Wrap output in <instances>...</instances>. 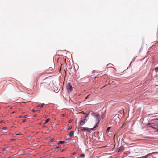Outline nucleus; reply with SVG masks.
Segmentation results:
<instances>
[{"instance_id":"nucleus-30","label":"nucleus","mask_w":158,"mask_h":158,"mask_svg":"<svg viewBox=\"0 0 158 158\" xmlns=\"http://www.w3.org/2000/svg\"><path fill=\"white\" fill-rule=\"evenodd\" d=\"M22 117V116H19V117L21 118Z\"/></svg>"},{"instance_id":"nucleus-7","label":"nucleus","mask_w":158,"mask_h":158,"mask_svg":"<svg viewBox=\"0 0 158 158\" xmlns=\"http://www.w3.org/2000/svg\"><path fill=\"white\" fill-rule=\"evenodd\" d=\"M64 141H60L58 143L59 144H62L64 143Z\"/></svg>"},{"instance_id":"nucleus-24","label":"nucleus","mask_w":158,"mask_h":158,"mask_svg":"<svg viewBox=\"0 0 158 158\" xmlns=\"http://www.w3.org/2000/svg\"><path fill=\"white\" fill-rule=\"evenodd\" d=\"M59 146H57V147H56L55 148H59Z\"/></svg>"},{"instance_id":"nucleus-17","label":"nucleus","mask_w":158,"mask_h":158,"mask_svg":"<svg viewBox=\"0 0 158 158\" xmlns=\"http://www.w3.org/2000/svg\"><path fill=\"white\" fill-rule=\"evenodd\" d=\"M53 141H54V139H51V140H50V142H53Z\"/></svg>"},{"instance_id":"nucleus-32","label":"nucleus","mask_w":158,"mask_h":158,"mask_svg":"<svg viewBox=\"0 0 158 158\" xmlns=\"http://www.w3.org/2000/svg\"><path fill=\"white\" fill-rule=\"evenodd\" d=\"M41 123H40V124H41Z\"/></svg>"},{"instance_id":"nucleus-13","label":"nucleus","mask_w":158,"mask_h":158,"mask_svg":"<svg viewBox=\"0 0 158 158\" xmlns=\"http://www.w3.org/2000/svg\"><path fill=\"white\" fill-rule=\"evenodd\" d=\"M89 113H88V114L85 116V118L86 119V118L89 116Z\"/></svg>"},{"instance_id":"nucleus-23","label":"nucleus","mask_w":158,"mask_h":158,"mask_svg":"<svg viewBox=\"0 0 158 158\" xmlns=\"http://www.w3.org/2000/svg\"><path fill=\"white\" fill-rule=\"evenodd\" d=\"M27 116L26 115H25V116H24V118H27Z\"/></svg>"},{"instance_id":"nucleus-4","label":"nucleus","mask_w":158,"mask_h":158,"mask_svg":"<svg viewBox=\"0 0 158 158\" xmlns=\"http://www.w3.org/2000/svg\"><path fill=\"white\" fill-rule=\"evenodd\" d=\"M87 120L85 118V119L83 120H81L80 121V125H84L85 123L87 122Z\"/></svg>"},{"instance_id":"nucleus-12","label":"nucleus","mask_w":158,"mask_h":158,"mask_svg":"<svg viewBox=\"0 0 158 158\" xmlns=\"http://www.w3.org/2000/svg\"><path fill=\"white\" fill-rule=\"evenodd\" d=\"M155 70L156 71H158V67H156L155 68Z\"/></svg>"},{"instance_id":"nucleus-8","label":"nucleus","mask_w":158,"mask_h":158,"mask_svg":"<svg viewBox=\"0 0 158 158\" xmlns=\"http://www.w3.org/2000/svg\"><path fill=\"white\" fill-rule=\"evenodd\" d=\"M123 148V147L122 146H121L118 149V152H119L120 150H122V149Z\"/></svg>"},{"instance_id":"nucleus-1","label":"nucleus","mask_w":158,"mask_h":158,"mask_svg":"<svg viewBox=\"0 0 158 158\" xmlns=\"http://www.w3.org/2000/svg\"><path fill=\"white\" fill-rule=\"evenodd\" d=\"M147 126L154 129H157L158 128V123L157 121H155L153 122H151L147 124Z\"/></svg>"},{"instance_id":"nucleus-28","label":"nucleus","mask_w":158,"mask_h":158,"mask_svg":"<svg viewBox=\"0 0 158 158\" xmlns=\"http://www.w3.org/2000/svg\"><path fill=\"white\" fill-rule=\"evenodd\" d=\"M75 154V152H73V155H74V154Z\"/></svg>"},{"instance_id":"nucleus-22","label":"nucleus","mask_w":158,"mask_h":158,"mask_svg":"<svg viewBox=\"0 0 158 158\" xmlns=\"http://www.w3.org/2000/svg\"><path fill=\"white\" fill-rule=\"evenodd\" d=\"M4 121H1L0 122V123H4Z\"/></svg>"},{"instance_id":"nucleus-14","label":"nucleus","mask_w":158,"mask_h":158,"mask_svg":"<svg viewBox=\"0 0 158 158\" xmlns=\"http://www.w3.org/2000/svg\"><path fill=\"white\" fill-rule=\"evenodd\" d=\"M85 156V154H82L81 155V157H84Z\"/></svg>"},{"instance_id":"nucleus-31","label":"nucleus","mask_w":158,"mask_h":158,"mask_svg":"<svg viewBox=\"0 0 158 158\" xmlns=\"http://www.w3.org/2000/svg\"><path fill=\"white\" fill-rule=\"evenodd\" d=\"M156 116H157L155 115V116H153V117H156Z\"/></svg>"},{"instance_id":"nucleus-29","label":"nucleus","mask_w":158,"mask_h":158,"mask_svg":"<svg viewBox=\"0 0 158 158\" xmlns=\"http://www.w3.org/2000/svg\"><path fill=\"white\" fill-rule=\"evenodd\" d=\"M89 96H87V97H86V99H87L88 98Z\"/></svg>"},{"instance_id":"nucleus-18","label":"nucleus","mask_w":158,"mask_h":158,"mask_svg":"<svg viewBox=\"0 0 158 158\" xmlns=\"http://www.w3.org/2000/svg\"><path fill=\"white\" fill-rule=\"evenodd\" d=\"M7 148H3V150L4 151H5L6 150Z\"/></svg>"},{"instance_id":"nucleus-6","label":"nucleus","mask_w":158,"mask_h":158,"mask_svg":"<svg viewBox=\"0 0 158 158\" xmlns=\"http://www.w3.org/2000/svg\"><path fill=\"white\" fill-rule=\"evenodd\" d=\"M74 131H72L70 132L69 134V136L70 137H72L73 135V134H74Z\"/></svg>"},{"instance_id":"nucleus-20","label":"nucleus","mask_w":158,"mask_h":158,"mask_svg":"<svg viewBox=\"0 0 158 158\" xmlns=\"http://www.w3.org/2000/svg\"><path fill=\"white\" fill-rule=\"evenodd\" d=\"M15 139H11V141H15Z\"/></svg>"},{"instance_id":"nucleus-3","label":"nucleus","mask_w":158,"mask_h":158,"mask_svg":"<svg viewBox=\"0 0 158 158\" xmlns=\"http://www.w3.org/2000/svg\"><path fill=\"white\" fill-rule=\"evenodd\" d=\"M66 89L68 92H71L73 90L72 87L70 83H68L66 86Z\"/></svg>"},{"instance_id":"nucleus-27","label":"nucleus","mask_w":158,"mask_h":158,"mask_svg":"<svg viewBox=\"0 0 158 158\" xmlns=\"http://www.w3.org/2000/svg\"><path fill=\"white\" fill-rule=\"evenodd\" d=\"M35 111H36L35 110H33V112H35Z\"/></svg>"},{"instance_id":"nucleus-34","label":"nucleus","mask_w":158,"mask_h":158,"mask_svg":"<svg viewBox=\"0 0 158 158\" xmlns=\"http://www.w3.org/2000/svg\"><path fill=\"white\" fill-rule=\"evenodd\" d=\"M64 158V157H62V158Z\"/></svg>"},{"instance_id":"nucleus-15","label":"nucleus","mask_w":158,"mask_h":158,"mask_svg":"<svg viewBox=\"0 0 158 158\" xmlns=\"http://www.w3.org/2000/svg\"><path fill=\"white\" fill-rule=\"evenodd\" d=\"M72 128V127H71V126H70V127H69L68 128V130H70Z\"/></svg>"},{"instance_id":"nucleus-2","label":"nucleus","mask_w":158,"mask_h":158,"mask_svg":"<svg viewBox=\"0 0 158 158\" xmlns=\"http://www.w3.org/2000/svg\"><path fill=\"white\" fill-rule=\"evenodd\" d=\"M95 117L96 119V124L94 127L92 128H91L92 129H94L96 128L98 126V124L99 123L100 121L99 118V116L96 115Z\"/></svg>"},{"instance_id":"nucleus-9","label":"nucleus","mask_w":158,"mask_h":158,"mask_svg":"<svg viewBox=\"0 0 158 158\" xmlns=\"http://www.w3.org/2000/svg\"><path fill=\"white\" fill-rule=\"evenodd\" d=\"M110 127H109L107 128V130H106V132L107 133H108L109 132V130H110Z\"/></svg>"},{"instance_id":"nucleus-33","label":"nucleus","mask_w":158,"mask_h":158,"mask_svg":"<svg viewBox=\"0 0 158 158\" xmlns=\"http://www.w3.org/2000/svg\"><path fill=\"white\" fill-rule=\"evenodd\" d=\"M75 157L76 158H77V156H75Z\"/></svg>"},{"instance_id":"nucleus-5","label":"nucleus","mask_w":158,"mask_h":158,"mask_svg":"<svg viewBox=\"0 0 158 158\" xmlns=\"http://www.w3.org/2000/svg\"><path fill=\"white\" fill-rule=\"evenodd\" d=\"M91 128H89L86 127H84L83 129V130L85 131H90L91 130Z\"/></svg>"},{"instance_id":"nucleus-26","label":"nucleus","mask_w":158,"mask_h":158,"mask_svg":"<svg viewBox=\"0 0 158 158\" xmlns=\"http://www.w3.org/2000/svg\"><path fill=\"white\" fill-rule=\"evenodd\" d=\"M40 105H38L37 106V107L38 108V107H40Z\"/></svg>"},{"instance_id":"nucleus-21","label":"nucleus","mask_w":158,"mask_h":158,"mask_svg":"<svg viewBox=\"0 0 158 158\" xmlns=\"http://www.w3.org/2000/svg\"><path fill=\"white\" fill-rule=\"evenodd\" d=\"M66 115V114H63L62 115V116H64Z\"/></svg>"},{"instance_id":"nucleus-25","label":"nucleus","mask_w":158,"mask_h":158,"mask_svg":"<svg viewBox=\"0 0 158 158\" xmlns=\"http://www.w3.org/2000/svg\"><path fill=\"white\" fill-rule=\"evenodd\" d=\"M26 121V119H24V120L23 121V122H25Z\"/></svg>"},{"instance_id":"nucleus-10","label":"nucleus","mask_w":158,"mask_h":158,"mask_svg":"<svg viewBox=\"0 0 158 158\" xmlns=\"http://www.w3.org/2000/svg\"><path fill=\"white\" fill-rule=\"evenodd\" d=\"M50 120V119L49 118H48V119H47L46 120V122H45V123L44 124H46V123H48Z\"/></svg>"},{"instance_id":"nucleus-11","label":"nucleus","mask_w":158,"mask_h":158,"mask_svg":"<svg viewBox=\"0 0 158 158\" xmlns=\"http://www.w3.org/2000/svg\"><path fill=\"white\" fill-rule=\"evenodd\" d=\"M7 129V128L6 127H5L2 128V130H6Z\"/></svg>"},{"instance_id":"nucleus-16","label":"nucleus","mask_w":158,"mask_h":158,"mask_svg":"<svg viewBox=\"0 0 158 158\" xmlns=\"http://www.w3.org/2000/svg\"><path fill=\"white\" fill-rule=\"evenodd\" d=\"M44 105V104H41V106H40V107L41 108H42L43 107V105Z\"/></svg>"},{"instance_id":"nucleus-19","label":"nucleus","mask_w":158,"mask_h":158,"mask_svg":"<svg viewBox=\"0 0 158 158\" xmlns=\"http://www.w3.org/2000/svg\"><path fill=\"white\" fill-rule=\"evenodd\" d=\"M72 120H71V119H70V120H69V123H71V122H72Z\"/></svg>"}]
</instances>
